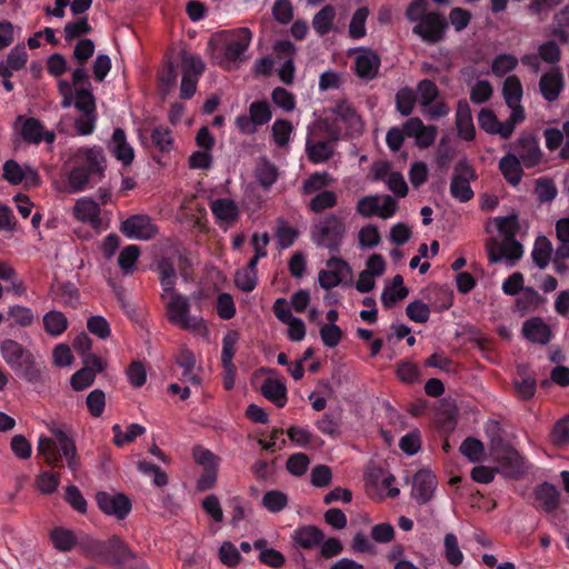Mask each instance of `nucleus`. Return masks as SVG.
Listing matches in <instances>:
<instances>
[{"label":"nucleus","instance_id":"obj_1","mask_svg":"<svg viewBox=\"0 0 569 569\" xmlns=\"http://www.w3.org/2000/svg\"><path fill=\"white\" fill-rule=\"evenodd\" d=\"M79 549L83 556L92 561L122 568L123 565L136 557L134 552L118 537L100 540L86 536L80 538Z\"/></svg>","mask_w":569,"mask_h":569},{"label":"nucleus","instance_id":"obj_2","mask_svg":"<svg viewBox=\"0 0 569 569\" xmlns=\"http://www.w3.org/2000/svg\"><path fill=\"white\" fill-rule=\"evenodd\" d=\"M348 227L341 212H329L312 221L310 239L317 248L339 254L347 238Z\"/></svg>","mask_w":569,"mask_h":569},{"label":"nucleus","instance_id":"obj_3","mask_svg":"<svg viewBox=\"0 0 569 569\" xmlns=\"http://www.w3.org/2000/svg\"><path fill=\"white\" fill-rule=\"evenodd\" d=\"M0 353L10 369L22 380L36 385L44 381L42 368L34 355L14 339L0 342Z\"/></svg>","mask_w":569,"mask_h":569},{"label":"nucleus","instance_id":"obj_4","mask_svg":"<svg viewBox=\"0 0 569 569\" xmlns=\"http://www.w3.org/2000/svg\"><path fill=\"white\" fill-rule=\"evenodd\" d=\"M104 157L99 149L87 148L79 150L77 164L68 174V183L73 192L82 191L96 176L104 171Z\"/></svg>","mask_w":569,"mask_h":569},{"label":"nucleus","instance_id":"obj_5","mask_svg":"<svg viewBox=\"0 0 569 569\" xmlns=\"http://www.w3.org/2000/svg\"><path fill=\"white\" fill-rule=\"evenodd\" d=\"M252 33L248 28H240L234 31H223L219 36V52L222 56L221 63H234L242 59L243 53L250 46Z\"/></svg>","mask_w":569,"mask_h":569},{"label":"nucleus","instance_id":"obj_6","mask_svg":"<svg viewBox=\"0 0 569 569\" xmlns=\"http://www.w3.org/2000/svg\"><path fill=\"white\" fill-rule=\"evenodd\" d=\"M167 315L172 325H178L184 330L196 331L203 327L202 318L190 316L189 299L181 293L173 292L167 305Z\"/></svg>","mask_w":569,"mask_h":569},{"label":"nucleus","instance_id":"obj_7","mask_svg":"<svg viewBox=\"0 0 569 569\" xmlns=\"http://www.w3.org/2000/svg\"><path fill=\"white\" fill-rule=\"evenodd\" d=\"M475 179H477V173L472 166L466 159L459 160L453 168L450 182L451 197L460 202L471 200L475 193L470 187V180Z\"/></svg>","mask_w":569,"mask_h":569},{"label":"nucleus","instance_id":"obj_8","mask_svg":"<svg viewBox=\"0 0 569 569\" xmlns=\"http://www.w3.org/2000/svg\"><path fill=\"white\" fill-rule=\"evenodd\" d=\"M119 229L126 238L141 241L151 240L159 232V228L151 217L144 213L129 216L121 221Z\"/></svg>","mask_w":569,"mask_h":569},{"label":"nucleus","instance_id":"obj_9","mask_svg":"<svg viewBox=\"0 0 569 569\" xmlns=\"http://www.w3.org/2000/svg\"><path fill=\"white\" fill-rule=\"evenodd\" d=\"M448 20L439 11H431L419 23L412 28V32L421 38L428 44H436L445 39Z\"/></svg>","mask_w":569,"mask_h":569},{"label":"nucleus","instance_id":"obj_10","mask_svg":"<svg viewBox=\"0 0 569 569\" xmlns=\"http://www.w3.org/2000/svg\"><path fill=\"white\" fill-rule=\"evenodd\" d=\"M182 79L180 86L181 99H190L197 90L198 79L204 70V64L201 59L196 56L183 54L182 62Z\"/></svg>","mask_w":569,"mask_h":569},{"label":"nucleus","instance_id":"obj_11","mask_svg":"<svg viewBox=\"0 0 569 569\" xmlns=\"http://www.w3.org/2000/svg\"><path fill=\"white\" fill-rule=\"evenodd\" d=\"M486 249L489 263L491 264L500 262L502 258L513 263L523 254V247L515 237L510 240L505 239L502 244L498 240L490 238L487 240Z\"/></svg>","mask_w":569,"mask_h":569},{"label":"nucleus","instance_id":"obj_12","mask_svg":"<svg viewBox=\"0 0 569 569\" xmlns=\"http://www.w3.org/2000/svg\"><path fill=\"white\" fill-rule=\"evenodd\" d=\"M98 507L106 513L114 516L117 519H124L131 510V501L123 493H108L100 491L96 495Z\"/></svg>","mask_w":569,"mask_h":569},{"label":"nucleus","instance_id":"obj_13","mask_svg":"<svg viewBox=\"0 0 569 569\" xmlns=\"http://www.w3.org/2000/svg\"><path fill=\"white\" fill-rule=\"evenodd\" d=\"M518 158L526 168L538 166L542 158L539 139L532 133H522L515 142Z\"/></svg>","mask_w":569,"mask_h":569},{"label":"nucleus","instance_id":"obj_14","mask_svg":"<svg viewBox=\"0 0 569 569\" xmlns=\"http://www.w3.org/2000/svg\"><path fill=\"white\" fill-rule=\"evenodd\" d=\"M406 133L408 138H415V143L420 149H427L435 143L438 134L436 126H425L418 117L409 118L405 122Z\"/></svg>","mask_w":569,"mask_h":569},{"label":"nucleus","instance_id":"obj_15","mask_svg":"<svg viewBox=\"0 0 569 569\" xmlns=\"http://www.w3.org/2000/svg\"><path fill=\"white\" fill-rule=\"evenodd\" d=\"M535 507L551 513L560 506V491L551 482L543 481L533 489Z\"/></svg>","mask_w":569,"mask_h":569},{"label":"nucleus","instance_id":"obj_16","mask_svg":"<svg viewBox=\"0 0 569 569\" xmlns=\"http://www.w3.org/2000/svg\"><path fill=\"white\" fill-rule=\"evenodd\" d=\"M565 89V78L559 67L545 72L539 80V90L548 102L556 101Z\"/></svg>","mask_w":569,"mask_h":569},{"label":"nucleus","instance_id":"obj_17","mask_svg":"<svg viewBox=\"0 0 569 569\" xmlns=\"http://www.w3.org/2000/svg\"><path fill=\"white\" fill-rule=\"evenodd\" d=\"M437 478L429 470H419L413 477L412 497L419 505H425L433 497Z\"/></svg>","mask_w":569,"mask_h":569},{"label":"nucleus","instance_id":"obj_18","mask_svg":"<svg viewBox=\"0 0 569 569\" xmlns=\"http://www.w3.org/2000/svg\"><path fill=\"white\" fill-rule=\"evenodd\" d=\"M456 127L460 139L472 141L476 138L471 109L468 101L465 99L459 100L457 104Z\"/></svg>","mask_w":569,"mask_h":569},{"label":"nucleus","instance_id":"obj_19","mask_svg":"<svg viewBox=\"0 0 569 569\" xmlns=\"http://www.w3.org/2000/svg\"><path fill=\"white\" fill-rule=\"evenodd\" d=\"M523 337L538 345H547L552 338L550 327L539 317L526 320L522 325Z\"/></svg>","mask_w":569,"mask_h":569},{"label":"nucleus","instance_id":"obj_20","mask_svg":"<svg viewBox=\"0 0 569 569\" xmlns=\"http://www.w3.org/2000/svg\"><path fill=\"white\" fill-rule=\"evenodd\" d=\"M100 212L99 204L88 197L78 199L73 207L76 219L89 223L93 228H99L101 224Z\"/></svg>","mask_w":569,"mask_h":569},{"label":"nucleus","instance_id":"obj_21","mask_svg":"<svg viewBox=\"0 0 569 569\" xmlns=\"http://www.w3.org/2000/svg\"><path fill=\"white\" fill-rule=\"evenodd\" d=\"M380 57L372 50H363L355 60L356 73L359 78L371 80L378 74Z\"/></svg>","mask_w":569,"mask_h":569},{"label":"nucleus","instance_id":"obj_22","mask_svg":"<svg viewBox=\"0 0 569 569\" xmlns=\"http://www.w3.org/2000/svg\"><path fill=\"white\" fill-rule=\"evenodd\" d=\"M292 539L300 548L311 550L320 546L325 539V533L317 526L307 525L298 527L293 531Z\"/></svg>","mask_w":569,"mask_h":569},{"label":"nucleus","instance_id":"obj_23","mask_svg":"<svg viewBox=\"0 0 569 569\" xmlns=\"http://www.w3.org/2000/svg\"><path fill=\"white\" fill-rule=\"evenodd\" d=\"M110 149L113 156L121 161L124 166L132 163L134 159L133 148L128 143L126 132L121 128L113 130Z\"/></svg>","mask_w":569,"mask_h":569},{"label":"nucleus","instance_id":"obj_24","mask_svg":"<svg viewBox=\"0 0 569 569\" xmlns=\"http://www.w3.org/2000/svg\"><path fill=\"white\" fill-rule=\"evenodd\" d=\"M499 170L507 182L513 187L520 183L523 176L522 161L511 152L500 159Z\"/></svg>","mask_w":569,"mask_h":569},{"label":"nucleus","instance_id":"obj_25","mask_svg":"<svg viewBox=\"0 0 569 569\" xmlns=\"http://www.w3.org/2000/svg\"><path fill=\"white\" fill-rule=\"evenodd\" d=\"M210 209L218 220L234 222L239 219V209L236 202L229 198H219L211 201Z\"/></svg>","mask_w":569,"mask_h":569},{"label":"nucleus","instance_id":"obj_26","mask_svg":"<svg viewBox=\"0 0 569 569\" xmlns=\"http://www.w3.org/2000/svg\"><path fill=\"white\" fill-rule=\"evenodd\" d=\"M261 393L278 408H283L287 403V388L276 379L267 378L261 386Z\"/></svg>","mask_w":569,"mask_h":569},{"label":"nucleus","instance_id":"obj_27","mask_svg":"<svg viewBox=\"0 0 569 569\" xmlns=\"http://www.w3.org/2000/svg\"><path fill=\"white\" fill-rule=\"evenodd\" d=\"M409 293L407 287L403 286V278L397 274L392 279V284L387 286L381 293V302L385 308H391L398 301L405 299Z\"/></svg>","mask_w":569,"mask_h":569},{"label":"nucleus","instance_id":"obj_28","mask_svg":"<svg viewBox=\"0 0 569 569\" xmlns=\"http://www.w3.org/2000/svg\"><path fill=\"white\" fill-rule=\"evenodd\" d=\"M239 338L240 335L237 330H229L222 339L221 362L222 367L228 372H233L236 370L232 360L236 353V345L238 343Z\"/></svg>","mask_w":569,"mask_h":569},{"label":"nucleus","instance_id":"obj_29","mask_svg":"<svg viewBox=\"0 0 569 569\" xmlns=\"http://www.w3.org/2000/svg\"><path fill=\"white\" fill-rule=\"evenodd\" d=\"M50 540L56 549L62 552L70 551L73 547H79V541L72 530L63 527H56L50 531Z\"/></svg>","mask_w":569,"mask_h":569},{"label":"nucleus","instance_id":"obj_30","mask_svg":"<svg viewBox=\"0 0 569 569\" xmlns=\"http://www.w3.org/2000/svg\"><path fill=\"white\" fill-rule=\"evenodd\" d=\"M523 89L520 79L517 76L507 77L502 86V96L506 104L509 108L522 107L520 104Z\"/></svg>","mask_w":569,"mask_h":569},{"label":"nucleus","instance_id":"obj_31","mask_svg":"<svg viewBox=\"0 0 569 569\" xmlns=\"http://www.w3.org/2000/svg\"><path fill=\"white\" fill-rule=\"evenodd\" d=\"M42 321L44 331L51 337L61 336L68 328L67 317L58 310L48 311Z\"/></svg>","mask_w":569,"mask_h":569},{"label":"nucleus","instance_id":"obj_32","mask_svg":"<svg viewBox=\"0 0 569 569\" xmlns=\"http://www.w3.org/2000/svg\"><path fill=\"white\" fill-rule=\"evenodd\" d=\"M336 18V9L331 4L325 6L312 19V27L319 36H326L330 32Z\"/></svg>","mask_w":569,"mask_h":569},{"label":"nucleus","instance_id":"obj_33","mask_svg":"<svg viewBox=\"0 0 569 569\" xmlns=\"http://www.w3.org/2000/svg\"><path fill=\"white\" fill-rule=\"evenodd\" d=\"M552 254V244L550 240L545 236H539L533 244L531 251V258L536 266L540 269H545L550 261Z\"/></svg>","mask_w":569,"mask_h":569},{"label":"nucleus","instance_id":"obj_34","mask_svg":"<svg viewBox=\"0 0 569 569\" xmlns=\"http://www.w3.org/2000/svg\"><path fill=\"white\" fill-rule=\"evenodd\" d=\"M150 143L162 153L169 152L173 147V138L170 128L166 126L153 128L150 134Z\"/></svg>","mask_w":569,"mask_h":569},{"label":"nucleus","instance_id":"obj_35","mask_svg":"<svg viewBox=\"0 0 569 569\" xmlns=\"http://www.w3.org/2000/svg\"><path fill=\"white\" fill-rule=\"evenodd\" d=\"M160 284L166 293L173 295L177 282V271L170 259H162L158 263Z\"/></svg>","mask_w":569,"mask_h":569},{"label":"nucleus","instance_id":"obj_36","mask_svg":"<svg viewBox=\"0 0 569 569\" xmlns=\"http://www.w3.org/2000/svg\"><path fill=\"white\" fill-rule=\"evenodd\" d=\"M146 428L138 423L128 426L127 431L123 432L120 425L112 426L113 443L117 447H123L126 443L132 442L137 437L143 435Z\"/></svg>","mask_w":569,"mask_h":569},{"label":"nucleus","instance_id":"obj_37","mask_svg":"<svg viewBox=\"0 0 569 569\" xmlns=\"http://www.w3.org/2000/svg\"><path fill=\"white\" fill-rule=\"evenodd\" d=\"M37 450L39 455L44 456L49 466L61 467V453L57 449L54 441L46 436L39 437Z\"/></svg>","mask_w":569,"mask_h":569},{"label":"nucleus","instance_id":"obj_38","mask_svg":"<svg viewBox=\"0 0 569 569\" xmlns=\"http://www.w3.org/2000/svg\"><path fill=\"white\" fill-rule=\"evenodd\" d=\"M338 203V196L331 190L318 192L309 202L308 208L315 213H321L325 210L332 209Z\"/></svg>","mask_w":569,"mask_h":569},{"label":"nucleus","instance_id":"obj_39","mask_svg":"<svg viewBox=\"0 0 569 569\" xmlns=\"http://www.w3.org/2000/svg\"><path fill=\"white\" fill-rule=\"evenodd\" d=\"M73 106L81 113H97L96 99L91 88H76Z\"/></svg>","mask_w":569,"mask_h":569},{"label":"nucleus","instance_id":"obj_40","mask_svg":"<svg viewBox=\"0 0 569 569\" xmlns=\"http://www.w3.org/2000/svg\"><path fill=\"white\" fill-rule=\"evenodd\" d=\"M7 313L9 319H12L10 327H30L36 319L33 311L30 308L21 305L10 306Z\"/></svg>","mask_w":569,"mask_h":569},{"label":"nucleus","instance_id":"obj_41","mask_svg":"<svg viewBox=\"0 0 569 569\" xmlns=\"http://www.w3.org/2000/svg\"><path fill=\"white\" fill-rule=\"evenodd\" d=\"M445 547V557L447 561L453 566L458 567L463 561V553L461 552L457 536L452 532L446 533L443 539Z\"/></svg>","mask_w":569,"mask_h":569},{"label":"nucleus","instance_id":"obj_42","mask_svg":"<svg viewBox=\"0 0 569 569\" xmlns=\"http://www.w3.org/2000/svg\"><path fill=\"white\" fill-rule=\"evenodd\" d=\"M416 101V93L409 87L401 88L396 93V108L401 116H410L413 111Z\"/></svg>","mask_w":569,"mask_h":569},{"label":"nucleus","instance_id":"obj_43","mask_svg":"<svg viewBox=\"0 0 569 569\" xmlns=\"http://www.w3.org/2000/svg\"><path fill=\"white\" fill-rule=\"evenodd\" d=\"M140 254L141 250L137 244H128L121 250L118 258V264L126 274L133 271Z\"/></svg>","mask_w":569,"mask_h":569},{"label":"nucleus","instance_id":"obj_44","mask_svg":"<svg viewBox=\"0 0 569 569\" xmlns=\"http://www.w3.org/2000/svg\"><path fill=\"white\" fill-rule=\"evenodd\" d=\"M43 126L36 118H28L21 128V137L28 143L39 144L42 141Z\"/></svg>","mask_w":569,"mask_h":569},{"label":"nucleus","instance_id":"obj_45","mask_svg":"<svg viewBox=\"0 0 569 569\" xmlns=\"http://www.w3.org/2000/svg\"><path fill=\"white\" fill-rule=\"evenodd\" d=\"M511 113L509 118L500 123V138L501 139H509L513 131L516 126L520 124L526 119V112L523 107H513L510 108Z\"/></svg>","mask_w":569,"mask_h":569},{"label":"nucleus","instance_id":"obj_46","mask_svg":"<svg viewBox=\"0 0 569 569\" xmlns=\"http://www.w3.org/2000/svg\"><path fill=\"white\" fill-rule=\"evenodd\" d=\"M420 375V368L410 360H401L397 365L396 376L405 383L412 385L419 381Z\"/></svg>","mask_w":569,"mask_h":569},{"label":"nucleus","instance_id":"obj_47","mask_svg":"<svg viewBox=\"0 0 569 569\" xmlns=\"http://www.w3.org/2000/svg\"><path fill=\"white\" fill-rule=\"evenodd\" d=\"M546 302L537 290L531 287H526L522 290V296L517 299V308L520 311H528L529 309H537L539 306Z\"/></svg>","mask_w":569,"mask_h":569},{"label":"nucleus","instance_id":"obj_48","mask_svg":"<svg viewBox=\"0 0 569 569\" xmlns=\"http://www.w3.org/2000/svg\"><path fill=\"white\" fill-rule=\"evenodd\" d=\"M306 150L312 163L325 162L332 156V149L327 141H318L315 143L308 141Z\"/></svg>","mask_w":569,"mask_h":569},{"label":"nucleus","instance_id":"obj_49","mask_svg":"<svg viewBox=\"0 0 569 569\" xmlns=\"http://www.w3.org/2000/svg\"><path fill=\"white\" fill-rule=\"evenodd\" d=\"M478 123L481 130L489 134H497L500 137V121L496 113L489 109L483 108L478 113Z\"/></svg>","mask_w":569,"mask_h":569},{"label":"nucleus","instance_id":"obj_50","mask_svg":"<svg viewBox=\"0 0 569 569\" xmlns=\"http://www.w3.org/2000/svg\"><path fill=\"white\" fill-rule=\"evenodd\" d=\"M368 14L369 10L366 7L358 8L352 14L349 24V34L352 39H360L366 36V20Z\"/></svg>","mask_w":569,"mask_h":569},{"label":"nucleus","instance_id":"obj_51","mask_svg":"<svg viewBox=\"0 0 569 569\" xmlns=\"http://www.w3.org/2000/svg\"><path fill=\"white\" fill-rule=\"evenodd\" d=\"M287 503L288 497L284 492L280 490L267 491L262 497L263 507L272 513L282 511L286 508Z\"/></svg>","mask_w":569,"mask_h":569},{"label":"nucleus","instance_id":"obj_52","mask_svg":"<svg viewBox=\"0 0 569 569\" xmlns=\"http://www.w3.org/2000/svg\"><path fill=\"white\" fill-rule=\"evenodd\" d=\"M249 116L251 117L253 124L263 126L268 123L272 117L268 101H253L249 107Z\"/></svg>","mask_w":569,"mask_h":569},{"label":"nucleus","instance_id":"obj_53","mask_svg":"<svg viewBox=\"0 0 569 569\" xmlns=\"http://www.w3.org/2000/svg\"><path fill=\"white\" fill-rule=\"evenodd\" d=\"M3 179L12 186L20 184L27 177L28 173L16 160L10 159L3 163Z\"/></svg>","mask_w":569,"mask_h":569},{"label":"nucleus","instance_id":"obj_54","mask_svg":"<svg viewBox=\"0 0 569 569\" xmlns=\"http://www.w3.org/2000/svg\"><path fill=\"white\" fill-rule=\"evenodd\" d=\"M517 64L518 59L515 56L510 53H500L493 59L491 70L493 74L502 77L515 70Z\"/></svg>","mask_w":569,"mask_h":569},{"label":"nucleus","instance_id":"obj_55","mask_svg":"<svg viewBox=\"0 0 569 569\" xmlns=\"http://www.w3.org/2000/svg\"><path fill=\"white\" fill-rule=\"evenodd\" d=\"M330 183L331 179L327 172H315L303 181L302 191L306 194L321 192Z\"/></svg>","mask_w":569,"mask_h":569},{"label":"nucleus","instance_id":"obj_56","mask_svg":"<svg viewBox=\"0 0 569 569\" xmlns=\"http://www.w3.org/2000/svg\"><path fill=\"white\" fill-rule=\"evenodd\" d=\"M96 379V372L92 368L84 367L76 371L70 379V385L73 390L81 391L93 385Z\"/></svg>","mask_w":569,"mask_h":569},{"label":"nucleus","instance_id":"obj_57","mask_svg":"<svg viewBox=\"0 0 569 569\" xmlns=\"http://www.w3.org/2000/svg\"><path fill=\"white\" fill-rule=\"evenodd\" d=\"M460 452L467 457L470 461L475 462L481 459L485 452L483 443L473 437L466 438L461 446Z\"/></svg>","mask_w":569,"mask_h":569},{"label":"nucleus","instance_id":"obj_58","mask_svg":"<svg viewBox=\"0 0 569 569\" xmlns=\"http://www.w3.org/2000/svg\"><path fill=\"white\" fill-rule=\"evenodd\" d=\"M550 438L552 443L558 447L569 445V415L555 423Z\"/></svg>","mask_w":569,"mask_h":569},{"label":"nucleus","instance_id":"obj_59","mask_svg":"<svg viewBox=\"0 0 569 569\" xmlns=\"http://www.w3.org/2000/svg\"><path fill=\"white\" fill-rule=\"evenodd\" d=\"M36 485L41 493L51 495L60 485V475L50 471H43L37 477Z\"/></svg>","mask_w":569,"mask_h":569},{"label":"nucleus","instance_id":"obj_60","mask_svg":"<svg viewBox=\"0 0 569 569\" xmlns=\"http://www.w3.org/2000/svg\"><path fill=\"white\" fill-rule=\"evenodd\" d=\"M428 0H412L405 12V16L410 22H420L429 14Z\"/></svg>","mask_w":569,"mask_h":569},{"label":"nucleus","instance_id":"obj_61","mask_svg":"<svg viewBox=\"0 0 569 569\" xmlns=\"http://www.w3.org/2000/svg\"><path fill=\"white\" fill-rule=\"evenodd\" d=\"M86 405L88 408L89 413L94 417L99 418L102 416L106 407V395L101 389H94L92 390L86 399Z\"/></svg>","mask_w":569,"mask_h":569},{"label":"nucleus","instance_id":"obj_62","mask_svg":"<svg viewBox=\"0 0 569 569\" xmlns=\"http://www.w3.org/2000/svg\"><path fill=\"white\" fill-rule=\"evenodd\" d=\"M406 315L413 322L425 323L429 320L430 308L421 300H415L407 306Z\"/></svg>","mask_w":569,"mask_h":569},{"label":"nucleus","instance_id":"obj_63","mask_svg":"<svg viewBox=\"0 0 569 569\" xmlns=\"http://www.w3.org/2000/svg\"><path fill=\"white\" fill-rule=\"evenodd\" d=\"M309 465V457L303 452H297L288 458L287 470L296 477H301L307 472Z\"/></svg>","mask_w":569,"mask_h":569},{"label":"nucleus","instance_id":"obj_64","mask_svg":"<svg viewBox=\"0 0 569 569\" xmlns=\"http://www.w3.org/2000/svg\"><path fill=\"white\" fill-rule=\"evenodd\" d=\"M87 328L90 333L100 339H107L111 335V328L107 319L102 316H91L87 320Z\"/></svg>","mask_w":569,"mask_h":569}]
</instances>
